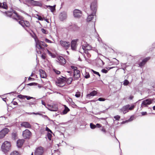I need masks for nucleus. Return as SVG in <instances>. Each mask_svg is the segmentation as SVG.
I'll return each instance as SVG.
<instances>
[{"instance_id": "nucleus-62", "label": "nucleus", "mask_w": 155, "mask_h": 155, "mask_svg": "<svg viewBox=\"0 0 155 155\" xmlns=\"http://www.w3.org/2000/svg\"><path fill=\"white\" fill-rule=\"evenodd\" d=\"M96 128H100L102 127V125L99 123H97L95 125Z\"/></svg>"}, {"instance_id": "nucleus-1", "label": "nucleus", "mask_w": 155, "mask_h": 155, "mask_svg": "<svg viewBox=\"0 0 155 155\" xmlns=\"http://www.w3.org/2000/svg\"><path fill=\"white\" fill-rule=\"evenodd\" d=\"M90 7L92 13L90 15L88 16L87 19V22L90 21L93 19L94 16L96 15L97 7V1L94 0L92 2L90 5Z\"/></svg>"}, {"instance_id": "nucleus-14", "label": "nucleus", "mask_w": 155, "mask_h": 155, "mask_svg": "<svg viewBox=\"0 0 155 155\" xmlns=\"http://www.w3.org/2000/svg\"><path fill=\"white\" fill-rule=\"evenodd\" d=\"M81 15V12L78 9H75L73 11V15L75 17L79 18Z\"/></svg>"}, {"instance_id": "nucleus-13", "label": "nucleus", "mask_w": 155, "mask_h": 155, "mask_svg": "<svg viewBox=\"0 0 155 155\" xmlns=\"http://www.w3.org/2000/svg\"><path fill=\"white\" fill-rule=\"evenodd\" d=\"M60 43L62 47H64L66 49H68L70 46V42L68 41L61 40Z\"/></svg>"}, {"instance_id": "nucleus-53", "label": "nucleus", "mask_w": 155, "mask_h": 155, "mask_svg": "<svg viewBox=\"0 0 155 155\" xmlns=\"http://www.w3.org/2000/svg\"><path fill=\"white\" fill-rule=\"evenodd\" d=\"M45 42L47 43H53L52 41L47 38H45Z\"/></svg>"}, {"instance_id": "nucleus-32", "label": "nucleus", "mask_w": 155, "mask_h": 155, "mask_svg": "<svg viewBox=\"0 0 155 155\" xmlns=\"http://www.w3.org/2000/svg\"><path fill=\"white\" fill-rule=\"evenodd\" d=\"M19 24L21 25L23 27L25 28V26L24 25L25 23L24 22V20H20L18 21Z\"/></svg>"}, {"instance_id": "nucleus-8", "label": "nucleus", "mask_w": 155, "mask_h": 155, "mask_svg": "<svg viewBox=\"0 0 155 155\" xmlns=\"http://www.w3.org/2000/svg\"><path fill=\"white\" fill-rule=\"evenodd\" d=\"M152 104L151 98H148L142 101L141 104V107H147L148 105Z\"/></svg>"}, {"instance_id": "nucleus-34", "label": "nucleus", "mask_w": 155, "mask_h": 155, "mask_svg": "<svg viewBox=\"0 0 155 155\" xmlns=\"http://www.w3.org/2000/svg\"><path fill=\"white\" fill-rule=\"evenodd\" d=\"M57 83L58 84V86L60 87H63L65 85V84H64V82L61 83L60 82H57Z\"/></svg>"}, {"instance_id": "nucleus-28", "label": "nucleus", "mask_w": 155, "mask_h": 155, "mask_svg": "<svg viewBox=\"0 0 155 155\" xmlns=\"http://www.w3.org/2000/svg\"><path fill=\"white\" fill-rule=\"evenodd\" d=\"M80 77V74L78 75H76L74 74V80H77L79 79Z\"/></svg>"}, {"instance_id": "nucleus-30", "label": "nucleus", "mask_w": 155, "mask_h": 155, "mask_svg": "<svg viewBox=\"0 0 155 155\" xmlns=\"http://www.w3.org/2000/svg\"><path fill=\"white\" fill-rule=\"evenodd\" d=\"M84 77L86 79L89 78L90 77V75L89 73L86 71L85 73L84 74Z\"/></svg>"}, {"instance_id": "nucleus-35", "label": "nucleus", "mask_w": 155, "mask_h": 155, "mask_svg": "<svg viewBox=\"0 0 155 155\" xmlns=\"http://www.w3.org/2000/svg\"><path fill=\"white\" fill-rule=\"evenodd\" d=\"M10 155H20V154L18 151H14L10 153Z\"/></svg>"}, {"instance_id": "nucleus-44", "label": "nucleus", "mask_w": 155, "mask_h": 155, "mask_svg": "<svg viewBox=\"0 0 155 155\" xmlns=\"http://www.w3.org/2000/svg\"><path fill=\"white\" fill-rule=\"evenodd\" d=\"M114 119H115L116 120L118 121L119 120L120 118V116L119 115H117L115 116H114Z\"/></svg>"}, {"instance_id": "nucleus-15", "label": "nucleus", "mask_w": 155, "mask_h": 155, "mask_svg": "<svg viewBox=\"0 0 155 155\" xmlns=\"http://www.w3.org/2000/svg\"><path fill=\"white\" fill-rule=\"evenodd\" d=\"M39 72L41 78H45L47 77V74L44 70L42 69H40Z\"/></svg>"}, {"instance_id": "nucleus-25", "label": "nucleus", "mask_w": 155, "mask_h": 155, "mask_svg": "<svg viewBox=\"0 0 155 155\" xmlns=\"http://www.w3.org/2000/svg\"><path fill=\"white\" fill-rule=\"evenodd\" d=\"M85 43L86 45V50L89 51L91 50L92 49V47L91 46L89 45L88 43H87L86 42Z\"/></svg>"}, {"instance_id": "nucleus-36", "label": "nucleus", "mask_w": 155, "mask_h": 155, "mask_svg": "<svg viewBox=\"0 0 155 155\" xmlns=\"http://www.w3.org/2000/svg\"><path fill=\"white\" fill-rule=\"evenodd\" d=\"M146 63L142 60L141 62L139 63V65L140 67H142Z\"/></svg>"}, {"instance_id": "nucleus-18", "label": "nucleus", "mask_w": 155, "mask_h": 155, "mask_svg": "<svg viewBox=\"0 0 155 155\" xmlns=\"http://www.w3.org/2000/svg\"><path fill=\"white\" fill-rule=\"evenodd\" d=\"M24 142V140H18L17 141V146L18 148H21Z\"/></svg>"}, {"instance_id": "nucleus-21", "label": "nucleus", "mask_w": 155, "mask_h": 155, "mask_svg": "<svg viewBox=\"0 0 155 155\" xmlns=\"http://www.w3.org/2000/svg\"><path fill=\"white\" fill-rule=\"evenodd\" d=\"M47 106L49 107L47 108V109L51 111H56L58 110V108L57 107H53L51 105L48 104H47Z\"/></svg>"}, {"instance_id": "nucleus-61", "label": "nucleus", "mask_w": 155, "mask_h": 155, "mask_svg": "<svg viewBox=\"0 0 155 155\" xmlns=\"http://www.w3.org/2000/svg\"><path fill=\"white\" fill-rule=\"evenodd\" d=\"M36 15L38 17V19L40 21H43V19L41 16L38 15Z\"/></svg>"}, {"instance_id": "nucleus-43", "label": "nucleus", "mask_w": 155, "mask_h": 155, "mask_svg": "<svg viewBox=\"0 0 155 155\" xmlns=\"http://www.w3.org/2000/svg\"><path fill=\"white\" fill-rule=\"evenodd\" d=\"M25 95H22L21 94H19L17 96V97H18L19 98L21 99H24L25 98Z\"/></svg>"}, {"instance_id": "nucleus-2", "label": "nucleus", "mask_w": 155, "mask_h": 155, "mask_svg": "<svg viewBox=\"0 0 155 155\" xmlns=\"http://www.w3.org/2000/svg\"><path fill=\"white\" fill-rule=\"evenodd\" d=\"M11 144L9 142L5 141L1 146L2 150L4 153L7 155L11 150Z\"/></svg>"}, {"instance_id": "nucleus-27", "label": "nucleus", "mask_w": 155, "mask_h": 155, "mask_svg": "<svg viewBox=\"0 0 155 155\" xmlns=\"http://www.w3.org/2000/svg\"><path fill=\"white\" fill-rule=\"evenodd\" d=\"M73 80V78L70 77L69 78L67 81V84H70L71 83L72 81Z\"/></svg>"}, {"instance_id": "nucleus-29", "label": "nucleus", "mask_w": 155, "mask_h": 155, "mask_svg": "<svg viewBox=\"0 0 155 155\" xmlns=\"http://www.w3.org/2000/svg\"><path fill=\"white\" fill-rule=\"evenodd\" d=\"M38 83L36 82H31L27 84L28 86H37Z\"/></svg>"}, {"instance_id": "nucleus-19", "label": "nucleus", "mask_w": 155, "mask_h": 155, "mask_svg": "<svg viewBox=\"0 0 155 155\" xmlns=\"http://www.w3.org/2000/svg\"><path fill=\"white\" fill-rule=\"evenodd\" d=\"M64 109L61 112V114H65L70 111V109L65 105H64Z\"/></svg>"}, {"instance_id": "nucleus-3", "label": "nucleus", "mask_w": 155, "mask_h": 155, "mask_svg": "<svg viewBox=\"0 0 155 155\" xmlns=\"http://www.w3.org/2000/svg\"><path fill=\"white\" fill-rule=\"evenodd\" d=\"M35 47L39 49H43L42 47V46L44 47H47L48 46V45L44 41H41L38 40H36L35 38Z\"/></svg>"}, {"instance_id": "nucleus-41", "label": "nucleus", "mask_w": 155, "mask_h": 155, "mask_svg": "<svg viewBox=\"0 0 155 155\" xmlns=\"http://www.w3.org/2000/svg\"><path fill=\"white\" fill-rule=\"evenodd\" d=\"M53 71L57 75H59L60 74L61 72L55 69H53Z\"/></svg>"}, {"instance_id": "nucleus-59", "label": "nucleus", "mask_w": 155, "mask_h": 155, "mask_svg": "<svg viewBox=\"0 0 155 155\" xmlns=\"http://www.w3.org/2000/svg\"><path fill=\"white\" fill-rule=\"evenodd\" d=\"M105 100V99L103 97H99L97 100L100 101H104Z\"/></svg>"}, {"instance_id": "nucleus-20", "label": "nucleus", "mask_w": 155, "mask_h": 155, "mask_svg": "<svg viewBox=\"0 0 155 155\" xmlns=\"http://www.w3.org/2000/svg\"><path fill=\"white\" fill-rule=\"evenodd\" d=\"M97 92L95 90L91 92L89 94H87L86 96L87 97H90L91 96H94L97 94Z\"/></svg>"}, {"instance_id": "nucleus-39", "label": "nucleus", "mask_w": 155, "mask_h": 155, "mask_svg": "<svg viewBox=\"0 0 155 155\" xmlns=\"http://www.w3.org/2000/svg\"><path fill=\"white\" fill-rule=\"evenodd\" d=\"M52 133L48 132L47 134V136L48 137V138L50 140H51V138L52 137Z\"/></svg>"}, {"instance_id": "nucleus-46", "label": "nucleus", "mask_w": 155, "mask_h": 155, "mask_svg": "<svg viewBox=\"0 0 155 155\" xmlns=\"http://www.w3.org/2000/svg\"><path fill=\"white\" fill-rule=\"evenodd\" d=\"M150 57H146V58H144V59H143V61H144V62H145V63H146L150 59Z\"/></svg>"}, {"instance_id": "nucleus-47", "label": "nucleus", "mask_w": 155, "mask_h": 155, "mask_svg": "<svg viewBox=\"0 0 155 155\" xmlns=\"http://www.w3.org/2000/svg\"><path fill=\"white\" fill-rule=\"evenodd\" d=\"M74 74H75L76 75H78L80 74V71L78 70H75L73 72Z\"/></svg>"}, {"instance_id": "nucleus-55", "label": "nucleus", "mask_w": 155, "mask_h": 155, "mask_svg": "<svg viewBox=\"0 0 155 155\" xmlns=\"http://www.w3.org/2000/svg\"><path fill=\"white\" fill-rule=\"evenodd\" d=\"M100 130H101V131H102L104 133H106V131L104 128V126L102 127L101 129H100Z\"/></svg>"}, {"instance_id": "nucleus-51", "label": "nucleus", "mask_w": 155, "mask_h": 155, "mask_svg": "<svg viewBox=\"0 0 155 155\" xmlns=\"http://www.w3.org/2000/svg\"><path fill=\"white\" fill-rule=\"evenodd\" d=\"M101 72L103 73L106 74L108 72V70L104 68L101 70Z\"/></svg>"}, {"instance_id": "nucleus-6", "label": "nucleus", "mask_w": 155, "mask_h": 155, "mask_svg": "<svg viewBox=\"0 0 155 155\" xmlns=\"http://www.w3.org/2000/svg\"><path fill=\"white\" fill-rule=\"evenodd\" d=\"M31 133L28 129H26L22 133V136L24 139H29L31 135Z\"/></svg>"}, {"instance_id": "nucleus-63", "label": "nucleus", "mask_w": 155, "mask_h": 155, "mask_svg": "<svg viewBox=\"0 0 155 155\" xmlns=\"http://www.w3.org/2000/svg\"><path fill=\"white\" fill-rule=\"evenodd\" d=\"M41 104L42 105H44L46 108H48L49 107L47 106V105H46L45 103L43 101H41Z\"/></svg>"}, {"instance_id": "nucleus-38", "label": "nucleus", "mask_w": 155, "mask_h": 155, "mask_svg": "<svg viewBox=\"0 0 155 155\" xmlns=\"http://www.w3.org/2000/svg\"><path fill=\"white\" fill-rule=\"evenodd\" d=\"M90 126L91 128L92 129H94L96 128L95 125L94 124L92 123L90 124Z\"/></svg>"}, {"instance_id": "nucleus-52", "label": "nucleus", "mask_w": 155, "mask_h": 155, "mask_svg": "<svg viewBox=\"0 0 155 155\" xmlns=\"http://www.w3.org/2000/svg\"><path fill=\"white\" fill-rule=\"evenodd\" d=\"M41 58L43 59H45L46 58V54L45 53H43L41 56Z\"/></svg>"}, {"instance_id": "nucleus-16", "label": "nucleus", "mask_w": 155, "mask_h": 155, "mask_svg": "<svg viewBox=\"0 0 155 155\" xmlns=\"http://www.w3.org/2000/svg\"><path fill=\"white\" fill-rule=\"evenodd\" d=\"M69 28L71 29V31H78L79 29V27L75 24H69Z\"/></svg>"}, {"instance_id": "nucleus-5", "label": "nucleus", "mask_w": 155, "mask_h": 155, "mask_svg": "<svg viewBox=\"0 0 155 155\" xmlns=\"http://www.w3.org/2000/svg\"><path fill=\"white\" fill-rule=\"evenodd\" d=\"M25 1L33 6H39L41 7L42 6V3L39 1L34 0H25Z\"/></svg>"}, {"instance_id": "nucleus-4", "label": "nucleus", "mask_w": 155, "mask_h": 155, "mask_svg": "<svg viewBox=\"0 0 155 155\" xmlns=\"http://www.w3.org/2000/svg\"><path fill=\"white\" fill-rule=\"evenodd\" d=\"M135 107V106L132 104L131 106L129 104H127L123 106L120 109L121 112H123L124 114L128 112L130 110H133Z\"/></svg>"}, {"instance_id": "nucleus-9", "label": "nucleus", "mask_w": 155, "mask_h": 155, "mask_svg": "<svg viewBox=\"0 0 155 155\" xmlns=\"http://www.w3.org/2000/svg\"><path fill=\"white\" fill-rule=\"evenodd\" d=\"M9 131L8 129L5 128L0 131V139L3 138Z\"/></svg>"}, {"instance_id": "nucleus-37", "label": "nucleus", "mask_w": 155, "mask_h": 155, "mask_svg": "<svg viewBox=\"0 0 155 155\" xmlns=\"http://www.w3.org/2000/svg\"><path fill=\"white\" fill-rule=\"evenodd\" d=\"M146 63L142 60L141 62L139 63V65L140 67H142Z\"/></svg>"}, {"instance_id": "nucleus-12", "label": "nucleus", "mask_w": 155, "mask_h": 155, "mask_svg": "<svg viewBox=\"0 0 155 155\" xmlns=\"http://www.w3.org/2000/svg\"><path fill=\"white\" fill-rule=\"evenodd\" d=\"M44 149L42 147H38L35 152V155H42L44 153Z\"/></svg>"}, {"instance_id": "nucleus-58", "label": "nucleus", "mask_w": 155, "mask_h": 155, "mask_svg": "<svg viewBox=\"0 0 155 155\" xmlns=\"http://www.w3.org/2000/svg\"><path fill=\"white\" fill-rule=\"evenodd\" d=\"M11 9H12V8H11L10 10L7 11H5V12H3L2 11H1V12L3 13H12V11H11Z\"/></svg>"}, {"instance_id": "nucleus-33", "label": "nucleus", "mask_w": 155, "mask_h": 155, "mask_svg": "<svg viewBox=\"0 0 155 155\" xmlns=\"http://www.w3.org/2000/svg\"><path fill=\"white\" fill-rule=\"evenodd\" d=\"M129 84V81L127 79H125L124 81L123 84L124 86H127Z\"/></svg>"}, {"instance_id": "nucleus-50", "label": "nucleus", "mask_w": 155, "mask_h": 155, "mask_svg": "<svg viewBox=\"0 0 155 155\" xmlns=\"http://www.w3.org/2000/svg\"><path fill=\"white\" fill-rule=\"evenodd\" d=\"M5 15L7 17H9L10 18H12V15H13V13H5Z\"/></svg>"}, {"instance_id": "nucleus-11", "label": "nucleus", "mask_w": 155, "mask_h": 155, "mask_svg": "<svg viewBox=\"0 0 155 155\" xmlns=\"http://www.w3.org/2000/svg\"><path fill=\"white\" fill-rule=\"evenodd\" d=\"M56 58L57 59V61L61 65H64L66 63V61L65 58L61 56H58Z\"/></svg>"}, {"instance_id": "nucleus-40", "label": "nucleus", "mask_w": 155, "mask_h": 155, "mask_svg": "<svg viewBox=\"0 0 155 155\" xmlns=\"http://www.w3.org/2000/svg\"><path fill=\"white\" fill-rule=\"evenodd\" d=\"M91 71L94 74L97 75L99 77H100L101 75L98 72L95 71L92 69L91 70Z\"/></svg>"}, {"instance_id": "nucleus-54", "label": "nucleus", "mask_w": 155, "mask_h": 155, "mask_svg": "<svg viewBox=\"0 0 155 155\" xmlns=\"http://www.w3.org/2000/svg\"><path fill=\"white\" fill-rule=\"evenodd\" d=\"M81 95V94L80 92H76V94L75 95V96L77 98L79 97H80Z\"/></svg>"}, {"instance_id": "nucleus-64", "label": "nucleus", "mask_w": 155, "mask_h": 155, "mask_svg": "<svg viewBox=\"0 0 155 155\" xmlns=\"http://www.w3.org/2000/svg\"><path fill=\"white\" fill-rule=\"evenodd\" d=\"M71 68L74 71L77 70V68L73 66H71Z\"/></svg>"}, {"instance_id": "nucleus-60", "label": "nucleus", "mask_w": 155, "mask_h": 155, "mask_svg": "<svg viewBox=\"0 0 155 155\" xmlns=\"http://www.w3.org/2000/svg\"><path fill=\"white\" fill-rule=\"evenodd\" d=\"M81 47H82V49H83V50L84 51L86 50V44L84 45L83 44V45H82Z\"/></svg>"}, {"instance_id": "nucleus-57", "label": "nucleus", "mask_w": 155, "mask_h": 155, "mask_svg": "<svg viewBox=\"0 0 155 155\" xmlns=\"http://www.w3.org/2000/svg\"><path fill=\"white\" fill-rule=\"evenodd\" d=\"M45 130L46 131H48V133L50 132L51 133H52V131L47 127H46L45 128Z\"/></svg>"}, {"instance_id": "nucleus-17", "label": "nucleus", "mask_w": 155, "mask_h": 155, "mask_svg": "<svg viewBox=\"0 0 155 155\" xmlns=\"http://www.w3.org/2000/svg\"><path fill=\"white\" fill-rule=\"evenodd\" d=\"M21 125V127H24L26 128H31V125L28 122H22Z\"/></svg>"}, {"instance_id": "nucleus-7", "label": "nucleus", "mask_w": 155, "mask_h": 155, "mask_svg": "<svg viewBox=\"0 0 155 155\" xmlns=\"http://www.w3.org/2000/svg\"><path fill=\"white\" fill-rule=\"evenodd\" d=\"M67 17V13L64 11L61 12L59 15V19L61 21H63L66 20Z\"/></svg>"}, {"instance_id": "nucleus-24", "label": "nucleus", "mask_w": 155, "mask_h": 155, "mask_svg": "<svg viewBox=\"0 0 155 155\" xmlns=\"http://www.w3.org/2000/svg\"><path fill=\"white\" fill-rule=\"evenodd\" d=\"M47 51L48 54L53 58H55L56 57V55L54 53H52L51 51L48 50H47Z\"/></svg>"}, {"instance_id": "nucleus-45", "label": "nucleus", "mask_w": 155, "mask_h": 155, "mask_svg": "<svg viewBox=\"0 0 155 155\" xmlns=\"http://www.w3.org/2000/svg\"><path fill=\"white\" fill-rule=\"evenodd\" d=\"M16 16L18 18V20H24V18L22 16L19 15L18 14Z\"/></svg>"}, {"instance_id": "nucleus-10", "label": "nucleus", "mask_w": 155, "mask_h": 155, "mask_svg": "<svg viewBox=\"0 0 155 155\" xmlns=\"http://www.w3.org/2000/svg\"><path fill=\"white\" fill-rule=\"evenodd\" d=\"M78 41L79 39H73L71 41V49L72 50H76L77 45V42Z\"/></svg>"}, {"instance_id": "nucleus-22", "label": "nucleus", "mask_w": 155, "mask_h": 155, "mask_svg": "<svg viewBox=\"0 0 155 155\" xmlns=\"http://www.w3.org/2000/svg\"><path fill=\"white\" fill-rule=\"evenodd\" d=\"M56 5H54L53 6L50 5L49 8L50 9L51 11V12H53L54 11L56 10Z\"/></svg>"}, {"instance_id": "nucleus-31", "label": "nucleus", "mask_w": 155, "mask_h": 155, "mask_svg": "<svg viewBox=\"0 0 155 155\" xmlns=\"http://www.w3.org/2000/svg\"><path fill=\"white\" fill-rule=\"evenodd\" d=\"M17 135L16 133H13L12 134V137L13 140H15L17 139Z\"/></svg>"}, {"instance_id": "nucleus-56", "label": "nucleus", "mask_w": 155, "mask_h": 155, "mask_svg": "<svg viewBox=\"0 0 155 155\" xmlns=\"http://www.w3.org/2000/svg\"><path fill=\"white\" fill-rule=\"evenodd\" d=\"M134 118V117L133 115L131 116L130 118L129 119H128V121L129 122L132 121L133 120Z\"/></svg>"}, {"instance_id": "nucleus-49", "label": "nucleus", "mask_w": 155, "mask_h": 155, "mask_svg": "<svg viewBox=\"0 0 155 155\" xmlns=\"http://www.w3.org/2000/svg\"><path fill=\"white\" fill-rule=\"evenodd\" d=\"M88 50H86L85 51H84V53H85L87 55V56L89 57L91 56L90 54L88 52Z\"/></svg>"}, {"instance_id": "nucleus-26", "label": "nucleus", "mask_w": 155, "mask_h": 155, "mask_svg": "<svg viewBox=\"0 0 155 155\" xmlns=\"http://www.w3.org/2000/svg\"><path fill=\"white\" fill-rule=\"evenodd\" d=\"M24 22L25 23L24 25L25 26V27H29L30 26V24L28 21L26 20H24Z\"/></svg>"}, {"instance_id": "nucleus-23", "label": "nucleus", "mask_w": 155, "mask_h": 155, "mask_svg": "<svg viewBox=\"0 0 155 155\" xmlns=\"http://www.w3.org/2000/svg\"><path fill=\"white\" fill-rule=\"evenodd\" d=\"M3 9L7 10L8 9V6L6 2H3L2 3V8Z\"/></svg>"}, {"instance_id": "nucleus-48", "label": "nucleus", "mask_w": 155, "mask_h": 155, "mask_svg": "<svg viewBox=\"0 0 155 155\" xmlns=\"http://www.w3.org/2000/svg\"><path fill=\"white\" fill-rule=\"evenodd\" d=\"M41 31L44 34H47L48 33V31L46 29L43 28L41 29Z\"/></svg>"}, {"instance_id": "nucleus-42", "label": "nucleus", "mask_w": 155, "mask_h": 155, "mask_svg": "<svg viewBox=\"0 0 155 155\" xmlns=\"http://www.w3.org/2000/svg\"><path fill=\"white\" fill-rule=\"evenodd\" d=\"M26 98L28 100H29L31 99H35V98L33 97H31L30 96L25 95V98Z\"/></svg>"}]
</instances>
